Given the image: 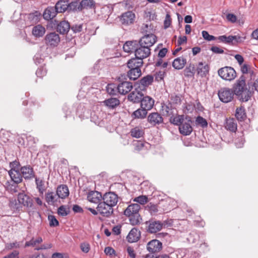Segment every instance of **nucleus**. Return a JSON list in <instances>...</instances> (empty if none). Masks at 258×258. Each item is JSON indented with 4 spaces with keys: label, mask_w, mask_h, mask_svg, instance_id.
Returning a JSON list of instances; mask_svg holds the SVG:
<instances>
[{
    "label": "nucleus",
    "mask_w": 258,
    "mask_h": 258,
    "mask_svg": "<svg viewBox=\"0 0 258 258\" xmlns=\"http://www.w3.org/2000/svg\"><path fill=\"white\" fill-rule=\"evenodd\" d=\"M95 2L94 0H82L79 6L78 9L82 10L83 9H91L95 8Z\"/></svg>",
    "instance_id": "obj_28"
},
{
    "label": "nucleus",
    "mask_w": 258,
    "mask_h": 258,
    "mask_svg": "<svg viewBox=\"0 0 258 258\" xmlns=\"http://www.w3.org/2000/svg\"><path fill=\"white\" fill-rule=\"evenodd\" d=\"M18 200L22 206H24L28 208H32V199L25 193H19L18 195Z\"/></svg>",
    "instance_id": "obj_15"
},
{
    "label": "nucleus",
    "mask_w": 258,
    "mask_h": 258,
    "mask_svg": "<svg viewBox=\"0 0 258 258\" xmlns=\"http://www.w3.org/2000/svg\"><path fill=\"white\" fill-rule=\"evenodd\" d=\"M154 104V100L153 98H142L141 100V106L142 108L146 111L150 110Z\"/></svg>",
    "instance_id": "obj_24"
},
{
    "label": "nucleus",
    "mask_w": 258,
    "mask_h": 258,
    "mask_svg": "<svg viewBox=\"0 0 258 258\" xmlns=\"http://www.w3.org/2000/svg\"><path fill=\"white\" fill-rule=\"evenodd\" d=\"M147 111L144 109H138L132 114V117L134 119L144 118L147 115Z\"/></svg>",
    "instance_id": "obj_41"
},
{
    "label": "nucleus",
    "mask_w": 258,
    "mask_h": 258,
    "mask_svg": "<svg viewBox=\"0 0 258 258\" xmlns=\"http://www.w3.org/2000/svg\"><path fill=\"white\" fill-rule=\"evenodd\" d=\"M146 231L150 234L156 233L162 230L163 224L160 221L150 220L146 222Z\"/></svg>",
    "instance_id": "obj_4"
},
{
    "label": "nucleus",
    "mask_w": 258,
    "mask_h": 258,
    "mask_svg": "<svg viewBox=\"0 0 258 258\" xmlns=\"http://www.w3.org/2000/svg\"><path fill=\"white\" fill-rule=\"evenodd\" d=\"M209 67L207 64H204L202 62L199 63L197 68V73L201 77L206 76L209 73Z\"/></svg>",
    "instance_id": "obj_30"
},
{
    "label": "nucleus",
    "mask_w": 258,
    "mask_h": 258,
    "mask_svg": "<svg viewBox=\"0 0 258 258\" xmlns=\"http://www.w3.org/2000/svg\"><path fill=\"white\" fill-rule=\"evenodd\" d=\"M241 71L243 74H247L250 72V66L247 64H244L241 67Z\"/></svg>",
    "instance_id": "obj_61"
},
{
    "label": "nucleus",
    "mask_w": 258,
    "mask_h": 258,
    "mask_svg": "<svg viewBox=\"0 0 258 258\" xmlns=\"http://www.w3.org/2000/svg\"><path fill=\"white\" fill-rule=\"evenodd\" d=\"M157 41L156 36L153 34H148L143 36L138 42L140 45L150 48Z\"/></svg>",
    "instance_id": "obj_8"
},
{
    "label": "nucleus",
    "mask_w": 258,
    "mask_h": 258,
    "mask_svg": "<svg viewBox=\"0 0 258 258\" xmlns=\"http://www.w3.org/2000/svg\"><path fill=\"white\" fill-rule=\"evenodd\" d=\"M142 74L141 68L132 69L127 72V76L130 80H136L141 76Z\"/></svg>",
    "instance_id": "obj_33"
},
{
    "label": "nucleus",
    "mask_w": 258,
    "mask_h": 258,
    "mask_svg": "<svg viewBox=\"0 0 258 258\" xmlns=\"http://www.w3.org/2000/svg\"><path fill=\"white\" fill-rule=\"evenodd\" d=\"M235 115L238 121H244L246 118V114L244 108L243 107L237 108L236 110Z\"/></svg>",
    "instance_id": "obj_37"
},
{
    "label": "nucleus",
    "mask_w": 258,
    "mask_h": 258,
    "mask_svg": "<svg viewBox=\"0 0 258 258\" xmlns=\"http://www.w3.org/2000/svg\"><path fill=\"white\" fill-rule=\"evenodd\" d=\"M4 258H19V252L15 250L7 256H5Z\"/></svg>",
    "instance_id": "obj_64"
},
{
    "label": "nucleus",
    "mask_w": 258,
    "mask_h": 258,
    "mask_svg": "<svg viewBox=\"0 0 258 258\" xmlns=\"http://www.w3.org/2000/svg\"><path fill=\"white\" fill-rule=\"evenodd\" d=\"M143 64V61L140 60L137 57L132 58L128 60L127 63V66L128 69H136V68H141L142 67Z\"/></svg>",
    "instance_id": "obj_26"
},
{
    "label": "nucleus",
    "mask_w": 258,
    "mask_h": 258,
    "mask_svg": "<svg viewBox=\"0 0 258 258\" xmlns=\"http://www.w3.org/2000/svg\"><path fill=\"white\" fill-rule=\"evenodd\" d=\"M118 86L115 84H108L106 87V91L109 95H116L119 94Z\"/></svg>",
    "instance_id": "obj_35"
},
{
    "label": "nucleus",
    "mask_w": 258,
    "mask_h": 258,
    "mask_svg": "<svg viewBox=\"0 0 258 258\" xmlns=\"http://www.w3.org/2000/svg\"><path fill=\"white\" fill-rule=\"evenodd\" d=\"M46 73L47 72L45 69L41 68H38L36 72V76L39 78H42L45 76Z\"/></svg>",
    "instance_id": "obj_57"
},
{
    "label": "nucleus",
    "mask_w": 258,
    "mask_h": 258,
    "mask_svg": "<svg viewBox=\"0 0 258 258\" xmlns=\"http://www.w3.org/2000/svg\"><path fill=\"white\" fill-rule=\"evenodd\" d=\"M45 44L50 47H55L60 42V38L56 32H50L46 35L44 38Z\"/></svg>",
    "instance_id": "obj_6"
},
{
    "label": "nucleus",
    "mask_w": 258,
    "mask_h": 258,
    "mask_svg": "<svg viewBox=\"0 0 258 258\" xmlns=\"http://www.w3.org/2000/svg\"><path fill=\"white\" fill-rule=\"evenodd\" d=\"M9 207L13 213H17L22 209V206L19 203L18 200H12L9 203Z\"/></svg>",
    "instance_id": "obj_31"
},
{
    "label": "nucleus",
    "mask_w": 258,
    "mask_h": 258,
    "mask_svg": "<svg viewBox=\"0 0 258 258\" xmlns=\"http://www.w3.org/2000/svg\"><path fill=\"white\" fill-rule=\"evenodd\" d=\"M196 72L195 67L194 64L189 63L183 71L184 75L186 77H194Z\"/></svg>",
    "instance_id": "obj_40"
},
{
    "label": "nucleus",
    "mask_w": 258,
    "mask_h": 258,
    "mask_svg": "<svg viewBox=\"0 0 258 258\" xmlns=\"http://www.w3.org/2000/svg\"><path fill=\"white\" fill-rule=\"evenodd\" d=\"M217 39H218L220 41L225 43H232L231 35L229 36H226V35L220 36L217 38Z\"/></svg>",
    "instance_id": "obj_52"
},
{
    "label": "nucleus",
    "mask_w": 258,
    "mask_h": 258,
    "mask_svg": "<svg viewBox=\"0 0 258 258\" xmlns=\"http://www.w3.org/2000/svg\"><path fill=\"white\" fill-rule=\"evenodd\" d=\"M186 63V59L182 56L175 58L172 62L173 67L176 70L183 68Z\"/></svg>",
    "instance_id": "obj_29"
},
{
    "label": "nucleus",
    "mask_w": 258,
    "mask_h": 258,
    "mask_svg": "<svg viewBox=\"0 0 258 258\" xmlns=\"http://www.w3.org/2000/svg\"><path fill=\"white\" fill-rule=\"evenodd\" d=\"M10 166L11 167L10 170H20L19 167L20 166L19 162L15 160L12 162H11L10 164Z\"/></svg>",
    "instance_id": "obj_56"
},
{
    "label": "nucleus",
    "mask_w": 258,
    "mask_h": 258,
    "mask_svg": "<svg viewBox=\"0 0 258 258\" xmlns=\"http://www.w3.org/2000/svg\"><path fill=\"white\" fill-rule=\"evenodd\" d=\"M137 48L136 49L135 54L136 57L143 60V59L148 57L151 53L150 48L145 47L143 45H140L138 43Z\"/></svg>",
    "instance_id": "obj_9"
},
{
    "label": "nucleus",
    "mask_w": 258,
    "mask_h": 258,
    "mask_svg": "<svg viewBox=\"0 0 258 258\" xmlns=\"http://www.w3.org/2000/svg\"><path fill=\"white\" fill-rule=\"evenodd\" d=\"M21 243L20 242L15 241L12 243H8L6 244L5 249L6 250H11L13 248H18L20 247Z\"/></svg>",
    "instance_id": "obj_47"
},
{
    "label": "nucleus",
    "mask_w": 258,
    "mask_h": 258,
    "mask_svg": "<svg viewBox=\"0 0 258 258\" xmlns=\"http://www.w3.org/2000/svg\"><path fill=\"white\" fill-rule=\"evenodd\" d=\"M141 233L137 228H133L127 236V239L129 242L133 243L137 241L140 238Z\"/></svg>",
    "instance_id": "obj_20"
},
{
    "label": "nucleus",
    "mask_w": 258,
    "mask_h": 258,
    "mask_svg": "<svg viewBox=\"0 0 258 258\" xmlns=\"http://www.w3.org/2000/svg\"><path fill=\"white\" fill-rule=\"evenodd\" d=\"M171 25V18L169 14H167L164 22V26L165 28H168Z\"/></svg>",
    "instance_id": "obj_62"
},
{
    "label": "nucleus",
    "mask_w": 258,
    "mask_h": 258,
    "mask_svg": "<svg viewBox=\"0 0 258 258\" xmlns=\"http://www.w3.org/2000/svg\"><path fill=\"white\" fill-rule=\"evenodd\" d=\"M226 18L228 21L232 23H235L237 20L236 16L233 14H228L226 15Z\"/></svg>",
    "instance_id": "obj_63"
},
{
    "label": "nucleus",
    "mask_w": 258,
    "mask_h": 258,
    "mask_svg": "<svg viewBox=\"0 0 258 258\" xmlns=\"http://www.w3.org/2000/svg\"><path fill=\"white\" fill-rule=\"evenodd\" d=\"M70 212L69 209L64 206H61L58 209L57 213L59 215L61 216H66L69 214Z\"/></svg>",
    "instance_id": "obj_48"
},
{
    "label": "nucleus",
    "mask_w": 258,
    "mask_h": 258,
    "mask_svg": "<svg viewBox=\"0 0 258 258\" xmlns=\"http://www.w3.org/2000/svg\"><path fill=\"white\" fill-rule=\"evenodd\" d=\"M57 13L54 7H48L44 11L43 17L45 20H50L55 17Z\"/></svg>",
    "instance_id": "obj_19"
},
{
    "label": "nucleus",
    "mask_w": 258,
    "mask_h": 258,
    "mask_svg": "<svg viewBox=\"0 0 258 258\" xmlns=\"http://www.w3.org/2000/svg\"><path fill=\"white\" fill-rule=\"evenodd\" d=\"M148 210L152 215L155 214L158 212L157 207L155 205H151L148 206Z\"/></svg>",
    "instance_id": "obj_59"
},
{
    "label": "nucleus",
    "mask_w": 258,
    "mask_h": 258,
    "mask_svg": "<svg viewBox=\"0 0 258 258\" xmlns=\"http://www.w3.org/2000/svg\"><path fill=\"white\" fill-rule=\"evenodd\" d=\"M49 221V225L51 227H55L58 225V221L53 215H49L48 217Z\"/></svg>",
    "instance_id": "obj_51"
},
{
    "label": "nucleus",
    "mask_w": 258,
    "mask_h": 258,
    "mask_svg": "<svg viewBox=\"0 0 258 258\" xmlns=\"http://www.w3.org/2000/svg\"><path fill=\"white\" fill-rule=\"evenodd\" d=\"M133 201L141 205H144L148 202V198L146 196H140L133 199Z\"/></svg>",
    "instance_id": "obj_46"
},
{
    "label": "nucleus",
    "mask_w": 258,
    "mask_h": 258,
    "mask_svg": "<svg viewBox=\"0 0 258 258\" xmlns=\"http://www.w3.org/2000/svg\"><path fill=\"white\" fill-rule=\"evenodd\" d=\"M45 33V28L41 25H37L32 29V34L36 37H40Z\"/></svg>",
    "instance_id": "obj_34"
},
{
    "label": "nucleus",
    "mask_w": 258,
    "mask_h": 258,
    "mask_svg": "<svg viewBox=\"0 0 258 258\" xmlns=\"http://www.w3.org/2000/svg\"><path fill=\"white\" fill-rule=\"evenodd\" d=\"M138 44V42L136 40L126 41L123 46V49L127 53L135 52Z\"/></svg>",
    "instance_id": "obj_21"
},
{
    "label": "nucleus",
    "mask_w": 258,
    "mask_h": 258,
    "mask_svg": "<svg viewBox=\"0 0 258 258\" xmlns=\"http://www.w3.org/2000/svg\"><path fill=\"white\" fill-rule=\"evenodd\" d=\"M130 134L133 138H140L143 136L144 131L141 127L136 126L131 129Z\"/></svg>",
    "instance_id": "obj_39"
},
{
    "label": "nucleus",
    "mask_w": 258,
    "mask_h": 258,
    "mask_svg": "<svg viewBox=\"0 0 258 258\" xmlns=\"http://www.w3.org/2000/svg\"><path fill=\"white\" fill-rule=\"evenodd\" d=\"M40 16L41 14L37 11H35L34 13L29 14L28 18L32 24H35L39 21Z\"/></svg>",
    "instance_id": "obj_45"
},
{
    "label": "nucleus",
    "mask_w": 258,
    "mask_h": 258,
    "mask_svg": "<svg viewBox=\"0 0 258 258\" xmlns=\"http://www.w3.org/2000/svg\"><path fill=\"white\" fill-rule=\"evenodd\" d=\"M103 103L109 108H114L119 104L120 101L117 98H109L104 101Z\"/></svg>",
    "instance_id": "obj_36"
},
{
    "label": "nucleus",
    "mask_w": 258,
    "mask_h": 258,
    "mask_svg": "<svg viewBox=\"0 0 258 258\" xmlns=\"http://www.w3.org/2000/svg\"><path fill=\"white\" fill-rule=\"evenodd\" d=\"M59 198L57 197L56 194L54 192H47L45 195V200L46 202L50 205H53L57 201Z\"/></svg>",
    "instance_id": "obj_32"
},
{
    "label": "nucleus",
    "mask_w": 258,
    "mask_h": 258,
    "mask_svg": "<svg viewBox=\"0 0 258 258\" xmlns=\"http://www.w3.org/2000/svg\"><path fill=\"white\" fill-rule=\"evenodd\" d=\"M202 34L204 39L209 41L216 40L217 38L214 36L210 35L207 31H203Z\"/></svg>",
    "instance_id": "obj_49"
},
{
    "label": "nucleus",
    "mask_w": 258,
    "mask_h": 258,
    "mask_svg": "<svg viewBox=\"0 0 258 258\" xmlns=\"http://www.w3.org/2000/svg\"><path fill=\"white\" fill-rule=\"evenodd\" d=\"M135 18V14L132 11H128L122 14L120 21L123 25H130L134 23Z\"/></svg>",
    "instance_id": "obj_16"
},
{
    "label": "nucleus",
    "mask_w": 258,
    "mask_h": 258,
    "mask_svg": "<svg viewBox=\"0 0 258 258\" xmlns=\"http://www.w3.org/2000/svg\"><path fill=\"white\" fill-rule=\"evenodd\" d=\"M245 39V37H242L240 36L235 35V36H232L231 35V41L232 43L233 41H234V42L236 43H240L242 42Z\"/></svg>",
    "instance_id": "obj_60"
},
{
    "label": "nucleus",
    "mask_w": 258,
    "mask_h": 258,
    "mask_svg": "<svg viewBox=\"0 0 258 258\" xmlns=\"http://www.w3.org/2000/svg\"><path fill=\"white\" fill-rule=\"evenodd\" d=\"M232 90L234 94L237 96H242L244 95V97H251L253 95L254 91L252 88L247 89L246 87L245 78L243 76H241L233 85Z\"/></svg>",
    "instance_id": "obj_1"
},
{
    "label": "nucleus",
    "mask_w": 258,
    "mask_h": 258,
    "mask_svg": "<svg viewBox=\"0 0 258 258\" xmlns=\"http://www.w3.org/2000/svg\"><path fill=\"white\" fill-rule=\"evenodd\" d=\"M102 196L100 192L95 190H92L88 192L87 194V200L91 203L99 204L101 202Z\"/></svg>",
    "instance_id": "obj_17"
},
{
    "label": "nucleus",
    "mask_w": 258,
    "mask_h": 258,
    "mask_svg": "<svg viewBox=\"0 0 258 258\" xmlns=\"http://www.w3.org/2000/svg\"><path fill=\"white\" fill-rule=\"evenodd\" d=\"M119 94L124 95L133 89L132 83L129 82H123L118 85Z\"/></svg>",
    "instance_id": "obj_18"
},
{
    "label": "nucleus",
    "mask_w": 258,
    "mask_h": 258,
    "mask_svg": "<svg viewBox=\"0 0 258 258\" xmlns=\"http://www.w3.org/2000/svg\"><path fill=\"white\" fill-rule=\"evenodd\" d=\"M69 188L66 185L61 184L57 187L56 194L59 198L65 199L69 196Z\"/></svg>",
    "instance_id": "obj_22"
},
{
    "label": "nucleus",
    "mask_w": 258,
    "mask_h": 258,
    "mask_svg": "<svg viewBox=\"0 0 258 258\" xmlns=\"http://www.w3.org/2000/svg\"><path fill=\"white\" fill-rule=\"evenodd\" d=\"M147 120L151 125L155 126L163 123V118L158 112H153L149 114Z\"/></svg>",
    "instance_id": "obj_13"
},
{
    "label": "nucleus",
    "mask_w": 258,
    "mask_h": 258,
    "mask_svg": "<svg viewBox=\"0 0 258 258\" xmlns=\"http://www.w3.org/2000/svg\"><path fill=\"white\" fill-rule=\"evenodd\" d=\"M184 119V115H178L171 116L169 121L171 123L179 126Z\"/></svg>",
    "instance_id": "obj_42"
},
{
    "label": "nucleus",
    "mask_w": 258,
    "mask_h": 258,
    "mask_svg": "<svg viewBox=\"0 0 258 258\" xmlns=\"http://www.w3.org/2000/svg\"><path fill=\"white\" fill-rule=\"evenodd\" d=\"M191 123L192 121L189 117H185V119L179 127L180 133L183 136L190 135L192 131Z\"/></svg>",
    "instance_id": "obj_7"
},
{
    "label": "nucleus",
    "mask_w": 258,
    "mask_h": 258,
    "mask_svg": "<svg viewBox=\"0 0 258 258\" xmlns=\"http://www.w3.org/2000/svg\"><path fill=\"white\" fill-rule=\"evenodd\" d=\"M218 74L223 79L230 81L236 77L235 71L230 67H225L219 69Z\"/></svg>",
    "instance_id": "obj_3"
},
{
    "label": "nucleus",
    "mask_w": 258,
    "mask_h": 258,
    "mask_svg": "<svg viewBox=\"0 0 258 258\" xmlns=\"http://www.w3.org/2000/svg\"><path fill=\"white\" fill-rule=\"evenodd\" d=\"M73 5V2L70 3L69 1L59 0L56 3L54 7L57 13H63L67 10H71Z\"/></svg>",
    "instance_id": "obj_12"
},
{
    "label": "nucleus",
    "mask_w": 258,
    "mask_h": 258,
    "mask_svg": "<svg viewBox=\"0 0 258 258\" xmlns=\"http://www.w3.org/2000/svg\"><path fill=\"white\" fill-rule=\"evenodd\" d=\"M196 123L198 125H200L202 127H206L208 125L207 120L203 117L198 116L196 119Z\"/></svg>",
    "instance_id": "obj_50"
},
{
    "label": "nucleus",
    "mask_w": 258,
    "mask_h": 258,
    "mask_svg": "<svg viewBox=\"0 0 258 258\" xmlns=\"http://www.w3.org/2000/svg\"><path fill=\"white\" fill-rule=\"evenodd\" d=\"M225 127L227 130L231 132H236L237 128L236 120L234 118L226 119L225 123Z\"/></svg>",
    "instance_id": "obj_23"
},
{
    "label": "nucleus",
    "mask_w": 258,
    "mask_h": 258,
    "mask_svg": "<svg viewBox=\"0 0 258 258\" xmlns=\"http://www.w3.org/2000/svg\"><path fill=\"white\" fill-rule=\"evenodd\" d=\"M71 28L70 23L67 21H62L57 26V31L60 34H67Z\"/></svg>",
    "instance_id": "obj_25"
},
{
    "label": "nucleus",
    "mask_w": 258,
    "mask_h": 258,
    "mask_svg": "<svg viewBox=\"0 0 258 258\" xmlns=\"http://www.w3.org/2000/svg\"><path fill=\"white\" fill-rule=\"evenodd\" d=\"M103 202L106 204L109 205L110 206L113 207L116 205L118 201V196L113 192H108L105 193L103 196Z\"/></svg>",
    "instance_id": "obj_10"
},
{
    "label": "nucleus",
    "mask_w": 258,
    "mask_h": 258,
    "mask_svg": "<svg viewBox=\"0 0 258 258\" xmlns=\"http://www.w3.org/2000/svg\"><path fill=\"white\" fill-rule=\"evenodd\" d=\"M144 94L138 90L136 88L135 91H133L131 93L128 95L127 97H144Z\"/></svg>",
    "instance_id": "obj_54"
},
{
    "label": "nucleus",
    "mask_w": 258,
    "mask_h": 258,
    "mask_svg": "<svg viewBox=\"0 0 258 258\" xmlns=\"http://www.w3.org/2000/svg\"><path fill=\"white\" fill-rule=\"evenodd\" d=\"M80 247L82 251L85 253L88 252L90 249L89 244L86 242L82 243L80 245Z\"/></svg>",
    "instance_id": "obj_58"
},
{
    "label": "nucleus",
    "mask_w": 258,
    "mask_h": 258,
    "mask_svg": "<svg viewBox=\"0 0 258 258\" xmlns=\"http://www.w3.org/2000/svg\"><path fill=\"white\" fill-rule=\"evenodd\" d=\"M35 183L36 184V187L38 191L42 194L45 190L44 186V181L43 179H40L37 177H35Z\"/></svg>",
    "instance_id": "obj_44"
},
{
    "label": "nucleus",
    "mask_w": 258,
    "mask_h": 258,
    "mask_svg": "<svg viewBox=\"0 0 258 258\" xmlns=\"http://www.w3.org/2000/svg\"><path fill=\"white\" fill-rule=\"evenodd\" d=\"M20 171L22 178L25 179H31L35 177V173L33 168L30 165L24 166L20 168Z\"/></svg>",
    "instance_id": "obj_14"
},
{
    "label": "nucleus",
    "mask_w": 258,
    "mask_h": 258,
    "mask_svg": "<svg viewBox=\"0 0 258 258\" xmlns=\"http://www.w3.org/2000/svg\"><path fill=\"white\" fill-rule=\"evenodd\" d=\"M96 209L100 215L106 218L110 217L113 212V207L109 205L106 204L103 201L98 204Z\"/></svg>",
    "instance_id": "obj_5"
},
{
    "label": "nucleus",
    "mask_w": 258,
    "mask_h": 258,
    "mask_svg": "<svg viewBox=\"0 0 258 258\" xmlns=\"http://www.w3.org/2000/svg\"><path fill=\"white\" fill-rule=\"evenodd\" d=\"M9 174L14 183H19L22 181V176L20 170H10Z\"/></svg>",
    "instance_id": "obj_27"
},
{
    "label": "nucleus",
    "mask_w": 258,
    "mask_h": 258,
    "mask_svg": "<svg viewBox=\"0 0 258 258\" xmlns=\"http://www.w3.org/2000/svg\"><path fill=\"white\" fill-rule=\"evenodd\" d=\"M245 142L244 139L242 136L240 138H237L235 140V144L237 148H241Z\"/></svg>",
    "instance_id": "obj_55"
},
{
    "label": "nucleus",
    "mask_w": 258,
    "mask_h": 258,
    "mask_svg": "<svg viewBox=\"0 0 258 258\" xmlns=\"http://www.w3.org/2000/svg\"><path fill=\"white\" fill-rule=\"evenodd\" d=\"M218 95V97H232L234 94L232 89L224 87L219 90Z\"/></svg>",
    "instance_id": "obj_38"
},
{
    "label": "nucleus",
    "mask_w": 258,
    "mask_h": 258,
    "mask_svg": "<svg viewBox=\"0 0 258 258\" xmlns=\"http://www.w3.org/2000/svg\"><path fill=\"white\" fill-rule=\"evenodd\" d=\"M75 33H79L82 31L83 29L82 24H76L72 26L70 28Z\"/></svg>",
    "instance_id": "obj_53"
},
{
    "label": "nucleus",
    "mask_w": 258,
    "mask_h": 258,
    "mask_svg": "<svg viewBox=\"0 0 258 258\" xmlns=\"http://www.w3.org/2000/svg\"><path fill=\"white\" fill-rule=\"evenodd\" d=\"M162 248V243L159 240L153 239L147 244V249L151 253L159 252Z\"/></svg>",
    "instance_id": "obj_11"
},
{
    "label": "nucleus",
    "mask_w": 258,
    "mask_h": 258,
    "mask_svg": "<svg viewBox=\"0 0 258 258\" xmlns=\"http://www.w3.org/2000/svg\"><path fill=\"white\" fill-rule=\"evenodd\" d=\"M153 82V77L151 75H147L141 79L140 84L143 87L148 86Z\"/></svg>",
    "instance_id": "obj_43"
},
{
    "label": "nucleus",
    "mask_w": 258,
    "mask_h": 258,
    "mask_svg": "<svg viewBox=\"0 0 258 258\" xmlns=\"http://www.w3.org/2000/svg\"><path fill=\"white\" fill-rule=\"evenodd\" d=\"M141 206L139 204H131L124 211V215L127 217L132 225H136L140 224L142 219L139 213Z\"/></svg>",
    "instance_id": "obj_2"
}]
</instances>
